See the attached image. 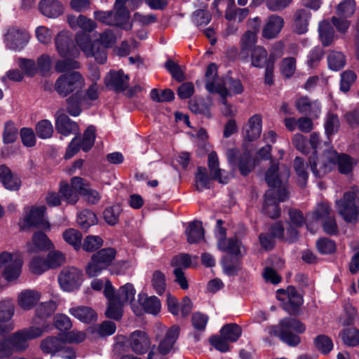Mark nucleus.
I'll return each instance as SVG.
<instances>
[{"label": "nucleus", "mask_w": 359, "mask_h": 359, "mask_svg": "<svg viewBox=\"0 0 359 359\" xmlns=\"http://www.w3.org/2000/svg\"><path fill=\"white\" fill-rule=\"evenodd\" d=\"M0 182L9 190H18L20 187V180L5 165H0Z\"/></svg>", "instance_id": "nucleus-33"}, {"label": "nucleus", "mask_w": 359, "mask_h": 359, "mask_svg": "<svg viewBox=\"0 0 359 359\" xmlns=\"http://www.w3.org/2000/svg\"><path fill=\"white\" fill-rule=\"evenodd\" d=\"M336 208L340 215L348 222H355L359 215V187H354L336 201Z\"/></svg>", "instance_id": "nucleus-4"}, {"label": "nucleus", "mask_w": 359, "mask_h": 359, "mask_svg": "<svg viewBox=\"0 0 359 359\" xmlns=\"http://www.w3.org/2000/svg\"><path fill=\"white\" fill-rule=\"evenodd\" d=\"M208 168L212 179L219 183L226 184L229 181V175L224 170L219 168V159L215 151H211L208 154Z\"/></svg>", "instance_id": "nucleus-25"}, {"label": "nucleus", "mask_w": 359, "mask_h": 359, "mask_svg": "<svg viewBox=\"0 0 359 359\" xmlns=\"http://www.w3.org/2000/svg\"><path fill=\"white\" fill-rule=\"evenodd\" d=\"M37 136L41 139L50 138L53 133V128L50 121L44 119L39 121L35 127Z\"/></svg>", "instance_id": "nucleus-54"}, {"label": "nucleus", "mask_w": 359, "mask_h": 359, "mask_svg": "<svg viewBox=\"0 0 359 359\" xmlns=\"http://www.w3.org/2000/svg\"><path fill=\"white\" fill-rule=\"evenodd\" d=\"M103 245V240L99 236L90 235L86 236L82 245L83 249L86 252H93Z\"/></svg>", "instance_id": "nucleus-62"}, {"label": "nucleus", "mask_w": 359, "mask_h": 359, "mask_svg": "<svg viewBox=\"0 0 359 359\" xmlns=\"http://www.w3.org/2000/svg\"><path fill=\"white\" fill-rule=\"evenodd\" d=\"M240 257H230L225 255L222 259V266L224 273L229 276H234L238 273L240 270Z\"/></svg>", "instance_id": "nucleus-46"}, {"label": "nucleus", "mask_w": 359, "mask_h": 359, "mask_svg": "<svg viewBox=\"0 0 359 359\" xmlns=\"http://www.w3.org/2000/svg\"><path fill=\"white\" fill-rule=\"evenodd\" d=\"M284 25V20L282 17L277 15H270L262 29V36L267 39L276 38Z\"/></svg>", "instance_id": "nucleus-18"}, {"label": "nucleus", "mask_w": 359, "mask_h": 359, "mask_svg": "<svg viewBox=\"0 0 359 359\" xmlns=\"http://www.w3.org/2000/svg\"><path fill=\"white\" fill-rule=\"evenodd\" d=\"M241 334V327L235 323L226 324L220 330V334L230 342H236Z\"/></svg>", "instance_id": "nucleus-43"}, {"label": "nucleus", "mask_w": 359, "mask_h": 359, "mask_svg": "<svg viewBox=\"0 0 359 359\" xmlns=\"http://www.w3.org/2000/svg\"><path fill=\"white\" fill-rule=\"evenodd\" d=\"M70 57H67L64 60H57L55 65V69L57 72L61 73L79 69L80 67L79 63Z\"/></svg>", "instance_id": "nucleus-61"}, {"label": "nucleus", "mask_w": 359, "mask_h": 359, "mask_svg": "<svg viewBox=\"0 0 359 359\" xmlns=\"http://www.w3.org/2000/svg\"><path fill=\"white\" fill-rule=\"evenodd\" d=\"M295 107L301 114L317 118L321 114V106L317 100H310L307 97H301L295 102Z\"/></svg>", "instance_id": "nucleus-17"}, {"label": "nucleus", "mask_w": 359, "mask_h": 359, "mask_svg": "<svg viewBox=\"0 0 359 359\" xmlns=\"http://www.w3.org/2000/svg\"><path fill=\"white\" fill-rule=\"evenodd\" d=\"M135 290L131 283H126L119 287L116 292V299L121 304L126 305L128 302H132L135 296Z\"/></svg>", "instance_id": "nucleus-41"}, {"label": "nucleus", "mask_w": 359, "mask_h": 359, "mask_svg": "<svg viewBox=\"0 0 359 359\" xmlns=\"http://www.w3.org/2000/svg\"><path fill=\"white\" fill-rule=\"evenodd\" d=\"M355 8V0H343L338 4L336 13L339 17L348 18L354 14Z\"/></svg>", "instance_id": "nucleus-47"}, {"label": "nucleus", "mask_w": 359, "mask_h": 359, "mask_svg": "<svg viewBox=\"0 0 359 359\" xmlns=\"http://www.w3.org/2000/svg\"><path fill=\"white\" fill-rule=\"evenodd\" d=\"M316 348L321 353H328L333 348V343L330 337L326 335L317 336L314 339Z\"/></svg>", "instance_id": "nucleus-63"}, {"label": "nucleus", "mask_w": 359, "mask_h": 359, "mask_svg": "<svg viewBox=\"0 0 359 359\" xmlns=\"http://www.w3.org/2000/svg\"><path fill=\"white\" fill-rule=\"evenodd\" d=\"M180 330L178 325H173L169 328L164 339L158 345V350L160 354L165 355L170 353L179 337Z\"/></svg>", "instance_id": "nucleus-28"}, {"label": "nucleus", "mask_w": 359, "mask_h": 359, "mask_svg": "<svg viewBox=\"0 0 359 359\" xmlns=\"http://www.w3.org/2000/svg\"><path fill=\"white\" fill-rule=\"evenodd\" d=\"M217 72V67L215 64L211 63L209 65L205 74V88L210 93H217V90L219 87H224L221 83H216L215 81Z\"/></svg>", "instance_id": "nucleus-42"}, {"label": "nucleus", "mask_w": 359, "mask_h": 359, "mask_svg": "<svg viewBox=\"0 0 359 359\" xmlns=\"http://www.w3.org/2000/svg\"><path fill=\"white\" fill-rule=\"evenodd\" d=\"M305 330L304 324L296 318L283 319L278 325L269 326L264 330L271 337H278L282 341L290 346H297L301 342V338L292 331L302 334Z\"/></svg>", "instance_id": "nucleus-3"}, {"label": "nucleus", "mask_w": 359, "mask_h": 359, "mask_svg": "<svg viewBox=\"0 0 359 359\" xmlns=\"http://www.w3.org/2000/svg\"><path fill=\"white\" fill-rule=\"evenodd\" d=\"M116 253V249L113 248H106L96 252L93 256L107 268L115 259Z\"/></svg>", "instance_id": "nucleus-45"}, {"label": "nucleus", "mask_w": 359, "mask_h": 359, "mask_svg": "<svg viewBox=\"0 0 359 359\" xmlns=\"http://www.w3.org/2000/svg\"><path fill=\"white\" fill-rule=\"evenodd\" d=\"M212 20L211 13L203 9L195 11L191 15L193 23L198 27L207 25Z\"/></svg>", "instance_id": "nucleus-51"}, {"label": "nucleus", "mask_w": 359, "mask_h": 359, "mask_svg": "<svg viewBox=\"0 0 359 359\" xmlns=\"http://www.w3.org/2000/svg\"><path fill=\"white\" fill-rule=\"evenodd\" d=\"M22 331L28 341L33 340L41 337L43 333L48 332L49 325L43 320L41 323H37L36 325L22 329Z\"/></svg>", "instance_id": "nucleus-38"}, {"label": "nucleus", "mask_w": 359, "mask_h": 359, "mask_svg": "<svg viewBox=\"0 0 359 359\" xmlns=\"http://www.w3.org/2000/svg\"><path fill=\"white\" fill-rule=\"evenodd\" d=\"M311 13L306 8L298 9L294 14V20L292 22L293 31L302 34L308 31L309 19Z\"/></svg>", "instance_id": "nucleus-27"}, {"label": "nucleus", "mask_w": 359, "mask_h": 359, "mask_svg": "<svg viewBox=\"0 0 359 359\" xmlns=\"http://www.w3.org/2000/svg\"><path fill=\"white\" fill-rule=\"evenodd\" d=\"M290 177V170L286 166L280 168L273 164L266 174V181L271 187L265 194L264 210L271 218L278 217L280 208L278 203L287 198L288 192L286 182Z\"/></svg>", "instance_id": "nucleus-1"}, {"label": "nucleus", "mask_w": 359, "mask_h": 359, "mask_svg": "<svg viewBox=\"0 0 359 359\" xmlns=\"http://www.w3.org/2000/svg\"><path fill=\"white\" fill-rule=\"evenodd\" d=\"M319 37L324 46H328L334 40L335 33L331 24L327 20L320 22L318 26Z\"/></svg>", "instance_id": "nucleus-36"}, {"label": "nucleus", "mask_w": 359, "mask_h": 359, "mask_svg": "<svg viewBox=\"0 0 359 359\" xmlns=\"http://www.w3.org/2000/svg\"><path fill=\"white\" fill-rule=\"evenodd\" d=\"M117 37L111 29H106L100 34L97 41L92 42L90 36L84 32H78L75 36L76 44L86 57H93L98 63L104 64L107 60L106 48L113 46Z\"/></svg>", "instance_id": "nucleus-2"}, {"label": "nucleus", "mask_w": 359, "mask_h": 359, "mask_svg": "<svg viewBox=\"0 0 359 359\" xmlns=\"http://www.w3.org/2000/svg\"><path fill=\"white\" fill-rule=\"evenodd\" d=\"M335 154L331 149L325 151L319 158L316 153L309 158V165L313 175L317 177H323L334 169L332 158Z\"/></svg>", "instance_id": "nucleus-8"}, {"label": "nucleus", "mask_w": 359, "mask_h": 359, "mask_svg": "<svg viewBox=\"0 0 359 359\" xmlns=\"http://www.w3.org/2000/svg\"><path fill=\"white\" fill-rule=\"evenodd\" d=\"M123 306L124 304L119 302L116 298L110 299L106 311L107 317L114 320H119L122 317Z\"/></svg>", "instance_id": "nucleus-50"}, {"label": "nucleus", "mask_w": 359, "mask_h": 359, "mask_svg": "<svg viewBox=\"0 0 359 359\" xmlns=\"http://www.w3.org/2000/svg\"><path fill=\"white\" fill-rule=\"evenodd\" d=\"M4 339L11 348V355L15 352L24 351L29 346L28 340L22 330L14 332L10 337Z\"/></svg>", "instance_id": "nucleus-31"}, {"label": "nucleus", "mask_w": 359, "mask_h": 359, "mask_svg": "<svg viewBox=\"0 0 359 359\" xmlns=\"http://www.w3.org/2000/svg\"><path fill=\"white\" fill-rule=\"evenodd\" d=\"M61 287L67 292L78 288L82 281V272L75 267L64 269L58 277Z\"/></svg>", "instance_id": "nucleus-10"}, {"label": "nucleus", "mask_w": 359, "mask_h": 359, "mask_svg": "<svg viewBox=\"0 0 359 359\" xmlns=\"http://www.w3.org/2000/svg\"><path fill=\"white\" fill-rule=\"evenodd\" d=\"M14 314V305L10 300L0 302V336L12 331L15 325L12 320Z\"/></svg>", "instance_id": "nucleus-13"}, {"label": "nucleus", "mask_w": 359, "mask_h": 359, "mask_svg": "<svg viewBox=\"0 0 359 359\" xmlns=\"http://www.w3.org/2000/svg\"><path fill=\"white\" fill-rule=\"evenodd\" d=\"M208 316L201 313H195L191 318L192 325L194 331L191 334L195 341H198L203 332H205L206 325L208 321Z\"/></svg>", "instance_id": "nucleus-34"}, {"label": "nucleus", "mask_w": 359, "mask_h": 359, "mask_svg": "<svg viewBox=\"0 0 359 359\" xmlns=\"http://www.w3.org/2000/svg\"><path fill=\"white\" fill-rule=\"evenodd\" d=\"M329 67L332 70H339L345 65V57L341 52H332L327 57Z\"/></svg>", "instance_id": "nucleus-64"}, {"label": "nucleus", "mask_w": 359, "mask_h": 359, "mask_svg": "<svg viewBox=\"0 0 359 359\" xmlns=\"http://www.w3.org/2000/svg\"><path fill=\"white\" fill-rule=\"evenodd\" d=\"M85 79L79 72H72L61 74L55 81L54 89L61 97H67L71 93L82 92Z\"/></svg>", "instance_id": "nucleus-5"}, {"label": "nucleus", "mask_w": 359, "mask_h": 359, "mask_svg": "<svg viewBox=\"0 0 359 359\" xmlns=\"http://www.w3.org/2000/svg\"><path fill=\"white\" fill-rule=\"evenodd\" d=\"M77 223L83 229H88L97 223V217L90 210H85L78 215Z\"/></svg>", "instance_id": "nucleus-49"}, {"label": "nucleus", "mask_w": 359, "mask_h": 359, "mask_svg": "<svg viewBox=\"0 0 359 359\" xmlns=\"http://www.w3.org/2000/svg\"><path fill=\"white\" fill-rule=\"evenodd\" d=\"M222 97V104L224 105L222 108V113L225 116H233L236 114V108L227 102L226 97L229 96V93L225 87H219L217 93Z\"/></svg>", "instance_id": "nucleus-56"}, {"label": "nucleus", "mask_w": 359, "mask_h": 359, "mask_svg": "<svg viewBox=\"0 0 359 359\" xmlns=\"http://www.w3.org/2000/svg\"><path fill=\"white\" fill-rule=\"evenodd\" d=\"M210 178L208 177L206 169L200 167L196 175V188L198 191L210 189Z\"/></svg>", "instance_id": "nucleus-58"}, {"label": "nucleus", "mask_w": 359, "mask_h": 359, "mask_svg": "<svg viewBox=\"0 0 359 359\" xmlns=\"http://www.w3.org/2000/svg\"><path fill=\"white\" fill-rule=\"evenodd\" d=\"M257 38L255 32L251 30L246 31L241 36L240 41L239 57L243 62H248L249 60V52L256 46Z\"/></svg>", "instance_id": "nucleus-22"}, {"label": "nucleus", "mask_w": 359, "mask_h": 359, "mask_svg": "<svg viewBox=\"0 0 359 359\" xmlns=\"http://www.w3.org/2000/svg\"><path fill=\"white\" fill-rule=\"evenodd\" d=\"M106 269L107 268L92 255L86 267V273L90 278L96 277L100 276Z\"/></svg>", "instance_id": "nucleus-60"}, {"label": "nucleus", "mask_w": 359, "mask_h": 359, "mask_svg": "<svg viewBox=\"0 0 359 359\" xmlns=\"http://www.w3.org/2000/svg\"><path fill=\"white\" fill-rule=\"evenodd\" d=\"M331 153L335 154L334 158H332L334 167L337 165L341 174L347 175L353 170V167L356 165L355 159L347 154H339L333 149H331Z\"/></svg>", "instance_id": "nucleus-29"}, {"label": "nucleus", "mask_w": 359, "mask_h": 359, "mask_svg": "<svg viewBox=\"0 0 359 359\" xmlns=\"http://www.w3.org/2000/svg\"><path fill=\"white\" fill-rule=\"evenodd\" d=\"M30 39L29 34L24 29L12 27L6 34V46L14 50H20L25 47Z\"/></svg>", "instance_id": "nucleus-12"}, {"label": "nucleus", "mask_w": 359, "mask_h": 359, "mask_svg": "<svg viewBox=\"0 0 359 359\" xmlns=\"http://www.w3.org/2000/svg\"><path fill=\"white\" fill-rule=\"evenodd\" d=\"M106 86L116 92H123L128 86L129 76L122 70L111 71L104 79Z\"/></svg>", "instance_id": "nucleus-16"}, {"label": "nucleus", "mask_w": 359, "mask_h": 359, "mask_svg": "<svg viewBox=\"0 0 359 359\" xmlns=\"http://www.w3.org/2000/svg\"><path fill=\"white\" fill-rule=\"evenodd\" d=\"M82 92L74 93L66 100L67 111L72 116H77L81 112L83 102Z\"/></svg>", "instance_id": "nucleus-40"}, {"label": "nucleus", "mask_w": 359, "mask_h": 359, "mask_svg": "<svg viewBox=\"0 0 359 359\" xmlns=\"http://www.w3.org/2000/svg\"><path fill=\"white\" fill-rule=\"evenodd\" d=\"M55 44L56 50L62 57H73L75 58L80 54L67 31H62L57 34L55 39Z\"/></svg>", "instance_id": "nucleus-9"}, {"label": "nucleus", "mask_w": 359, "mask_h": 359, "mask_svg": "<svg viewBox=\"0 0 359 359\" xmlns=\"http://www.w3.org/2000/svg\"><path fill=\"white\" fill-rule=\"evenodd\" d=\"M128 345L135 353L144 354L150 348L151 340L144 332L136 330L130 335Z\"/></svg>", "instance_id": "nucleus-15"}, {"label": "nucleus", "mask_w": 359, "mask_h": 359, "mask_svg": "<svg viewBox=\"0 0 359 359\" xmlns=\"http://www.w3.org/2000/svg\"><path fill=\"white\" fill-rule=\"evenodd\" d=\"M95 140V128L93 126H90L84 131L83 139L79 142L81 149L83 151H89L94 144Z\"/></svg>", "instance_id": "nucleus-53"}, {"label": "nucleus", "mask_w": 359, "mask_h": 359, "mask_svg": "<svg viewBox=\"0 0 359 359\" xmlns=\"http://www.w3.org/2000/svg\"><path fill=\"white\" fill-rule=\"evenodd\" d=\"M53 247V243L47 236L42 232L35 233L32 240L27 243V250L29 253H36L48 250Z\"/></svg>", "instance_id": "nucleus-20"}, {"label": "nucleus", "mask_w": 359, "mask_h": 359, "mask_svg": "<svg viewBox=\"0 0 359 359\" xmlns=\"http://www.w3.org/2000/svg\"><path fill=\"white\" fill-rule=\"evenodd\" d=\"M341 337L344 343L348 346H356L359 344V330L355 327L345 329Z\"/></svg>", "instance_id": "nucleus-57"}, {"label": "nucleus", "mask_w": 359, "mask_h": 359, "mask_svg": "<svg viewBox=\"0 0 359 359\" xmlns=\"http://www.w3.org/2000/svg\"><path fill=\"white\" fill-rule=\"evenodd\" d=\"M262 133V117L259 114L250 117L243 128V134L245 140L254 141L259 137Z\"/></svg>", "instance_id": "nucleus-24"}, {"label": "nucleus", "mask_w": 359, "mask_h": 359, "mask_svg": "<svg viewBox=\"0 0 359 359\" xmlns=\"http://www.w3.org/2000/svg\"><path fill=\"white\" fill-rule=\"evenodd\" d=\"M69 312L83 323H90L96 319L95 312L88 306L73 307L69 309Z\"/></svg>", "instance_id": "nucleus-37"}, {"label": "nucleus", "mask_w": 359, "mask_h": 359, "mask_svg": "<svg viewBox=\"0 0 359 359\" xmlns=\"http://www.w3.org/2000/svg\"><path fill=\"white\" fill-rule=\"evenodd\" d=\"M251 65L257 68H263L268 60L266 50L260 46H255L250 51Z\"/></svg>", "instance_id": "nucleus-39"}, {"label": "nucleus", "mask_w": 359, "mask_h": 359, "mask_svg": "<svg viewBox=\"0 0 359 359\" xmlns=\"http://www.w3.org/2000/svg\"><path fill=\"white\" fill-rule=\"evenodd\" d=\"M228 161L232 165L238 164L243 175H248L255 168V163L248 153L240 154L237 149H231L226 151Z\"/></svg>", "instance_id": "nucleus-11"}, {"label": "nucleus", "mask_w": 359, "mask_h": 359, "mask_svg": "<svg viewBox=\"0 0 359 359\" xmlns=\"http://www.w3.org/2000/svg\"><path fill=\"white\" fill-rule=\"evenodd\" d=\"M62 238L67 243L72 245L76 250L81 248L83 236L79 230L72 228L68 229L63 232Z\"/></svg>", "instance_id": "nucleus-44"}, {"label": "nucleus", "mask_w": 359, "mask_h": 359, "mask_svg": "<svg viewBox=\"0 0 359 359\" xmlns=\"http://www.w3.org/2000/svg\"><path fill=\"white\" fill-rule=\"evenodd\" d=\"M67 22L73 29H81L85 32H91L97 27V24L92 19L85 15H79L78 17L74 15L67 16Z\"/></svg>", "instance_id": "nucleus-30"}, {"label": "nucleus", "mask_w": 359, "mask_h": 359, "mask_svg": "<svg viewBox=\"0 0 359 359\" xmlns=\"http://www.w3.org/2000/svg\"><path fill=\"white\" fill-rule=\"evenodd\" d=\"M41 293L35 290H24L18 294V304L23 310H30L41 299Z\"/></svg>", "instance_id": "nucleus-23"}, {"label": "nucleus", "mask_w": 359, "mask_h": 359, "mask_svg": "<svg viewBox=\"0 0 359 359\" xmlns=\"http://www.w3.org/2000/svg\"><path fill=\"white\" fill-rule=\"evenodd\" d=\"M18 136V128L12 121H8L4 124L3 142L5 144L13 143Z\"/></svg>", "instance_id": "nucleus-48"}, {"label": "nucleus", "mask_w": 359, "mask_h": 359, "mask_svg": "<svg viewBox=\"0 0 359 359\" xmlns=\"http://www.w3.org/2000/svg\"><path fill=\"white\" fill-rule=\"evenodd\" d=\"M22 266L21 256L18 253L3 252L0 254V269L3 276L8 281L16 280L20 275Z\"/></svg>", "instance_id": "nucleus-6"}, {"label": "nucleus", "mask_w": 359, "mask_h": 359, "mask_svg": "<svg viewBox=\"0 0 359 359\" xmlns=\"http://www.w3.org/2000/svg\"><path fill=\"white\" fill-rule=\"evenodd\" d=\"M276 297L283 302V309L291 315H296L299 308L303 304V297L293 286L287 287V290H278Z\"/></svg>", "instance_id": "nucleus-7"}, {"label": "nucleus", "mask_w": 359, "mask_h": 359, "mask_svg": "<svg viewBox=\"0 0 359 359\" xmlns=\"http://www.w3.org/2000/svg\"><path fill=\"white\" fill-rule=\"evenodd\" d=\"M46 207H32L25 209V222L28 226H34L43 229H48L50 225L45 218Z\"/></svg>", "instance_id": "nucleus-14"}, {"label": "nucleus", "mask_w": 359, "mask_h": 359, "mask_svg": "<svg viewBox=\"0 0 359 359\" xmlns=\"http://www.w3.org/2000/svg\"><path fill=\"white\" fill-rule=\"evenodd\" d=\"M55 128L57 131L64 136H68L70 134L79 132L78 124L72 121L67 115L60 111L57 113Z\"/></svg>", "instance_id": "nucleus-19"}, {"label": "nucleus", "mask_w": 359, "mask_h": 359, "mask_svg": "<svg viewBox=\"0 0 359 359\" xmlns=\"http://www.w3.org/2000/svg\"><path fill=\"white\" fill-rule=\"evenodd\" d=\"M65 341L58 336H48L40 341V349L44 354L54 355L64 346Z\"/></svg>", "instance_id": "nucleus-26"}, {"label": "nucleus", "mask_w": 359, "mask_h": 359, "mask_svg": "<svg viewBox=\"0 0 359 359\" xmlns=\"http://www.w3.org/2000/svg\"><path fill=\"white\" fill-rule=\"evenodd\" d=\"M186 235L188 243H196L200 242L204 238V229L202 227L201 222L195 221L189 223L186 229Z\"/></svg>", "instance_id": "nucleus-35"}, {"label": "nucleus", "mask_w": 359, "mask_h": 359, "mask_svg": "<svg viewBox=\"0 0 359 359\" xmlns=\"http://www.w3.org/2000/svg\"><path fill=\"white\" fill-rule=\"evenodd\" d=\"M38 7L43 15L50 18H56L64 12L63 5L58 0H41Z\"/></svg>", "instance_id": "nucleus-21"}, {"label": "nucleus", "mask_w": 359, "mask_h": 359, "mask_svg": "<svg viewBox=\"0 0 359 359\" xmlns=\"http://www.w3.org/2000/svg\"><path fill=\"white\" fill-rule=\"evenodd\" d=\"M141 304L145 312L153 315L158 313L161 308L159 299L155 296L146 297L145 299L141 302Z\"/></svg>", "instance_id": "nucleus-55"}, {"label": "nucleus", "mask_w": 359, "mask_h": 359, "mask_svg": "<svg viewBox=\"0 0 359 359\" xmlns=\"http://www.w3.org/2000/svg\"><path fill=\"white\" fill-rule=\"evenodd\" d=\"M217 248L222 252L236 257H241L243 251L245 252L244 246L237 238H226L224 241H221L217 243Z\"/></svg>", "instance_id": "nucleus-32"}, {"label": "nucleus", "mask_w": 359, "mask_h": 359, "mask_svg": "<svg viewBox=\"0 0 359 359\" xmlns=\"http://www.w3.org/2000/svg\"><path fill=\"white\" fill-rule=\"evenodd\" d=\"M222 85L226 88L229 93V96H231V95L241 94L244 89L243 86L239 79H234L231 77H226Z\"/></svg>", "instance_id": "nucleus-59"}, {"label": "nucleus", "mask_w": 359, "mask_h": 359, "mask_svg": "<svg viewBox=\"0 0 359 359\" xmlns=\"http://www.w3.org/2000/svg\"><path fill=\"white\" fill-rule=\"evenodd\" d=\"M112 13V20L114 22L113 26L121 27L126 23L129 19V12L126 6L114 7Z\"/></svg>", "instance_id": "nucleus-52"}]
</instances>
